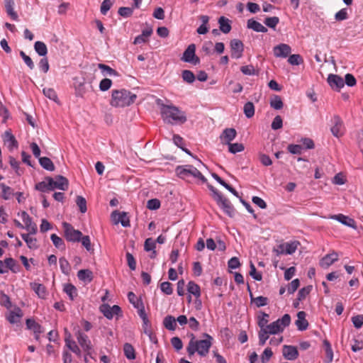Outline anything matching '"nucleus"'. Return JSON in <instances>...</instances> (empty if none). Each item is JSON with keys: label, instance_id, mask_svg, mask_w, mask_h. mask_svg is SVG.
I'll use <instances>...</instances> for the list:
<instances>
[{"label": "nucleus", "instance_id": "423d86ee", "mask_svg": "<svg viewBox=\"0 0 363 363\" xmlns=\"http://www.w3.org/2000/svg\"><path fill=\"white\" fill-rule=\"evenodd\" d=\"M45 180L48 182V186H50V190L51 191L55 189L66 191L69 186L68 179L61 175L57 176L55 177V180H54L50 177H47Z\"/></svg>", "mask_w": 363, "mask_h": 363}, {"label": "nucleus", "instance_id": "8fccbe9b", "mask_svg": "<svg viewBox=\"0 0 363 363\" xmlns=\"http://www.w3.org/2000/svg\"><path fill=\"white\" fill-rule=\"evenodd\" d=\"M24 223V228L28 231L29 234L34 235L37 233V225L35 223H33L31 218L26 220Z\"/></svg>", "mask_w": 363, "mask_h": 363}, {"label": "nucleus", "instance_id": "774afa93", "mask_svg": "<svg viewBox=\"0 0 363 363\" xmlns=\"http://www.w3.org/2000/svg\"><path fill=\"white\" fill-rule=\"evenodd\" d=\"M348 18L347 9L344 8L337 12L335 15V18L337 21L346 20Z\"/></svg>", "mask_w": 363, "mask_h": 363}, {"label": "nucleus", "instance_id": "4be33fe9", "mask_svg": "<svg viewBox=\"0 0 363 363\" xmlns=\"http://www.w3.org/2000/svg\"><path fill=\"white\" fill-rule=\"evenodd\" d=\"M306 312L301 311L297 313V320L295 322V324L298 328V330L303 331L306 330L308 328V323L306 319Z\"/></svg>", "mask_w": 363, "mask_h": 363}, {"label": "nucleus", "instance_id": "a211bd4d", "mask_svg": "<svg viewBox=\"0 0 363 363\" xmlns=\"http://www.w3.org/2000/svg\"><path fill=\"white\" fill-rule=\"evenodd\" d=\"M333 123L334 125L331 128V132L334 136L339 138L343 134L342 121L338 116H334Z\"/></svg>", "mask_w": 363, "mask_h": 363}, {"label": "nucleus", "instance_id": "7ed1b4c3", "mask_svg": "<svg viewBox=\"0 0 363 363\" xmlns=\"http://www.w3.org/2000/svg\"><path fill=\"white\" fill-rule=\"evenodd\" d=\"M137 96L125 89H114L111 92L110 105L113 107H125L133 104Z\"/></svg>", "mask_w": 363, "mask_h": 363}, {"label": "nucleus", "instance_id": "cd10ccee", "mask_svg": "<svg viewBox=\"0 0 363 363\" xmlns=\"http://www.w3.org/2000/svg\"><path fill=\"white\" fill-rule=\"evenodd\" d=\"M4 141L5 143H9V148L10 150H12L13 147H18V142L10 130H6L4 133Z\"/></svg>", "mask_w": 363, "mask_h": 363}, {"label": "nucleus", "instance_id": "ddd939ff", "mask_svg": "<svg viewBox=\"0 0 363 363\" xmlns=\"http://www.w3.org/2000/svg\"><path fill=\"white\" fill-rule=\"evenodd\" d=\"M216 201L228 216L233 218L235 216V209L228 199L222 195L220 199H216Z\"/></svg>", "mask_w": 363, "mask_h": 363}, {"label": "nucleus", "instance_id": "864d4df0", "mask_svg": "<svg viewBox=\"0 0 363 363\" xmlns=\"http://www.w3.org/2000/svg\"><path fill=\"white\" fill-rule=\"evenodd\" d=\"M76 203L78 206L81 213H84L87 211L86 199L82 196H77Z\"/></svg>", "mask_w": 363, "mask_h": 363}, {"label": "nucleus", "instance_id": "473e14b6", "mask_svg": "<svg viewBox=\"0 0 363 363\" xmlns=\"http://www.w3.org/2000/svg\"><path fill=\"white\" fill-rule=\"evenodd\" d=\"M152 33V28L143 30L142 33L138 35L134 40V44H141L147 41V38Z\"/></svg>", "mask_w": 363, "mask_h": 363}, {"label": "nucleus", "instance_id": "0e129e2a", "mask_svg": "<svg viewBox=\"0 0 363 363\" xmlns=\"http://www.w3.org/2000/svg\"><path fill=\"white\" fill-rule=\"evenodd\" d=\"M118 13L120 16L128 18L132 16L133 13V8L121 7L119 8Z\"/></svg>", "mask_w": 363, "mask_h": 363}, {"label": "nucleus", "instance_id": "603ef678", "mask_svg": "<svg viewBox=\"0 0 363 363\" xmlns=\"http://www.w3.org/2000/svg\"><path fill=\"white\" fill-rule=\"evenodd\" d=\"M182 77L183 80L189 84L193 83L195 80V75L190 70L186 69L182 71Z\"/></svg>", "mask_w": 363, "mask_h": 363}, {"label": "nucleus", "instance_id": "aec40b11", "mask_svg": "<svg viewBox=\"0 0 363 363\" xmlns=\"http://www.w3.org/2000/svg\"><path fill=\"white\" fill-rule=\"evenodd\" d=\"M282 354L285 359L288 360H294L298 356L297 348L291 345H284Z\"/></svg>", "mask_w": 363, "mask_h": 363}, {"label": "nucleus", "instance_id": "39448f33", "mask_svg": "<svg viewBox=\"0 0 363 363\" xmlns=\"http://www.w3.org/2000/svg\"><path fill=\"white\" fill-rule=\"evenodd\" d=\"M177 174L182 179H188L190 177L199 179L203 182H206V178L199 169L192 165L178 166L176 168Z\"/></svg>", "mask_w": 363, "mask_h": 363}, {"label": "nucleus", "instance_id": "0eeeda50", "mask_svg": "<svg viewBox=\"0 0 363 363\" xmlns=\"http://www.w3.org/2000/svg\"><path fill=\"white\" fill-rule=\"evenodd\" d=\"M65 237L69 242H79L81 240L82 233L78 230H75L72 225L67 223H63Z\"/></svg>", "mask_w": 363, "mask_h": 363}, {"label": "nucleus", "instance_id": "58836bf2", "mask_svg": "<svg viewBox=\"0 0 363 363\" xmlns=\"http://www.w3.org/2000/svg\"><path fill=\"white\" fill-rule=\"evenodd\" d=\"M143 329L144 333L149 337L150 340L156 344L157 342V339L156 335L152 331L150 322L143 324Z\"/></svg>", "mask_w": 363, "mask_h": 363}, {"label": "nucleus", "instance_id": "6ab92c4d", "mask_svg": "<svg viewBox=\"0 0 363 363\" xmlns=\"http://www.w3.org/2000/svg\"><path fill=\"white\" fill-rule=\"evenodd\" d=\"M330 218L336 220L346 226L354 229L357 228V225L354 220L343 214L340 213L337 215H333L330 216Z\"/></svg>", "mask_w": 363, "mask_h": 363}, {"label": "nucleus", "instance_id": "37998d69", "mask_svg": "<svg viewBox=\"0 0 363 363\" xmlns=\"http://www.w3.org/2000/svg\"><path fill=\"white\" fill-rule=\"evenodd\" d=\"M287 62L291 65H300L303 63V59L302 56L299 54H293L289 55L288 57Z\"/></svg>", "mask_w": 363, "mask_h": 363}, {"label": "nucleus", "instance_id": "49530a36", "mask_svg": "<svg viewBox=\"0 0 363 363\" xmlns=\"http://www.w3.org/2000/svg\"><path fill=\"white\" fill-rule=\"evenodd\" d=\"M243 111L247 118H252L255 114V106L253 103L250 101L247 102L244 105Z\"/></svg>", "mask_w": 363, "mask_h": 363}, {"label": "nucleus", "instance_id": "1a4fd4ad", "mask_svg": "<svg viewBox=\"0 0 363 363\" xmlns=\"http://www.w3.org/2000/svg\"><path fill=\"white\" fill-rule=\"evenodd\" d=\"M75 336L82 350L86 353V354H89L90 351L92 350V345L89 337L80 330H77L75 333Z\"/></svg>", "mask_w": 363, "mask_h": 363}, {"label": "nucleus", "instance_id": "c9c22d12", "mask_svg": "<svg viewBox=\"0 0 363 363\" xmlns=\"http://www.w3.org/2000/svg\"><path fill=\"white\" fill-rule=\"evenodd\" d=\"M323 347L325 348L326 359L325 360V363H330L333 359V351L331 347V345L328 340H323Z\"/></svg>", "mask_w": 363, "mask_h": 363}, {"label": "nucleus", "instance_id": "20e7f679", "mask_svg": "<svg viewBox=\"0 0 363 363\" xmlns=\"http://www.w3.org/2000/svg\"><path fill=\"white\" fill-rule=\"evenodd\" d=\"M300 245L301 243L298 240L277 241L276 246L274 247V252L277 255H292L296 251Z\"/></svg>", "mask_w": 363, "mask_h": 363}, {"label": "nucleus", "instance_id": "3c124183", "mask_svg": "<svg viewBox=\"0 0 363 363\" xmlns=\"http://www.w3.org/2000/svg\"><path fill=\"white\" fill-rule=\"evenodd\" d=\"M17 311L18 313L13 311L11 312L9 316L7 317V320L11 324L18 323L19 321L20 318L22 316L21 309L18 308Z\"/></svg>", "mask_w": 363, "mask_h": 363}, {"label": "nucleus", "instance_id": "6e6d98bb", "mask_svg": "<svg viewBox=\"0 0 363 363\" xmlns=\"http://www.w3.org/2000/svg\"><path fill=\"white\" fill-rule=\"evenodd\" d=\"M228 145L229 147V152L233 154H235L237 152H242L245 149L244 145L242 143H230Z\"/></svg>", "mask_w": 363, "mask_h": 363}, {"label": "nucleus", "instance_id": "9d476101", "mask_svg": "<svg viewBox=\"0 0 363 363\" xmlns=\"http://www.w3.org/2000/svg\"><path fill=\"white\" fill-rule=\"evenodd\" d=\"M291 48L286 43H280L274 46V56L278 58L286 59L291 53Z\"/></svg>", "mask_w": 363, "mask_h": 363}, {"label": "nucleus", "instance_id": "de8ad7c7", "mask_svg": "<svg viewBox=\"0 0 363 363\" xmlns=\"http://www.w3.org/2000/svg\"><path fill=\"white\" fill-rule=\"evenodd\" d=\"M60 267L62 272L65 274H69L71 267L69 262L65 257H60L59 259Z\"/></svg>", "mask_w": 363, "mask_h": 363}, {"label": "nucleus", "instance_id": "c85d7f7f", "mask_svg": "<svg viewBox=\"0 0 363 363\" xmlns=\"http://www.w3.org/2000/svg\"><path fill=\"white\" fill-rule=\"evenodd\" d=\"M247 28L252 29L256 32H262L265 33L267 31V28L262 26L258 21L254 20L253 18L249 19L247 21Z\"/></svg>", "mask_w": 363, "mask_h": 363}, {"label": "nucleus", "instance_id": "e433bc0d", "mask_svg": "<svg viewBox=\"0 0 363 363\" xmlns=\"http://www.w3.org/2000/svg\"><path fill=\"white\" fill-rule=\"evenodd\" d=\"M39 163L43 168L48 171H54L55 165L52 160L47 157H39Z\"/></svg>", "mask_w": 363, "mask_h": 363}, {"label": "nucleus", "instance_id": "2f4dec72", "mask_svg": "<svg viewBox=\"0 0 363 363\" xmlns=\"http://www.w3.org/2000/svg\"><path fill=\"white\" fill-rule=\"evenodd\" d=\"M98 67H99V69H100L101 70V72H102L103 75H104V76H110V77L119 76V74L118 73V72L116 70L112 69L111 67H109L105 64H102V63L98 64Z\"/></svg>", "mask_w": 363, "mask_h": 363}, {"label": "nucleus", "instance_id": "338daca9", "mask_svg": "<svg viewBox=\"0 0 363 363\" xmlns=\"http://www.w3.org/2000/svg\"><path fill=\"white\" fill-rule=\"evenodd\" d=\"M38 66L40 69L44 73H47L49 70L50 65L47 57H43L40 59Z\"/></svg>", "mask_w": 363, "mask_h": 363}, {"label": "nucleus", "instance_id": "6e6552de", "mask_svg": "<svg viewBox=\"0 0 363 363\" xmlns=\"http://www.w3.org/2000/svg\"><path fill=\"white\" fill-rule=\"evenodd\" d=\"M196 45L192 43L190 44L184 50L181 60L185 62L191 63L194 65L200 63V59L196 56Z\"/></svg>", "mask_w": 363, "mask_h": 363}, {"label": "nucleus", "instance_id": "b1692460", "mask_svg": "<svg viewBox=\"0 0 363 363\" xmlns=\"http://www.w3.org/2000/svg\"><path fill=\"white\" fill-rule=\"evenodd\" d=\"M26 326L28 329L32 330L34 332L35 339L37 340H38L40 334L44 332L42 326L33 319L28 318L26 320Z\"/></svg>", "mask_w": 363, "mask_h": 363}, {"label": "nucleus", "instance_id": "4468645a", "mask_svg": "<svg viewBox=\"0 0 363 363\" xmlns=\"http://www.w3.org/2000/svg\"><path fill=\"white\" fill-rule=\"evenodd\" d=\"M291 323V317L289 314H284L281 318L274 321V335L282 332Z\"/></svg>", "mask_w": 363, "mask_h": 363}, {"label": "nucleus", "instance_id": "5fc2aeb1", "mask_svg": "<svg viewBox=\"0 0 363 363\" xmlns=\"http://www.w3.org/2000/svg\"><path fill=\"white\" fill-rule=\"evenodd\" d=\"M0 304L7 309L11 307V301L9 296L5 294L3 291L0 292Z\"/></svg>", "mask_w": 363, "mask_h": 363}, {"label": "nucleus", "instance_id": "a19ab883", "mask_svg": "<svg viewBox=\"0 0 363 363\" xmlns=\"http://www.w3.org/2000/svg\"><path fill=\"white\" fill-rule=\"evenodd\" d=\"M124 354L128 359H135V352L134 347L130 343H125L123 345Z\"/></svg>", "mask_w": 363, "mask_h": 363}, {"label": "nucleus", "instance_id": "13d9d810", "mask_svg": "<svg viewBox=\"0 0 363 363\" xmlns=\"http://www.w3.org/2000/svg\"><path fill=\"white\" fill-rule=\"evenodd\" d=\"M43 94L48 99L57 101V95L56 91L52 88H44L43 90Z\"/></svg>", "mask_w": 363, "mask_h": 363}, {"label": "nucleus", "instance_id": "f3484780", "mask_svg": "<svg viewBox=\"0 0 363 363\" xmlns=\"http://www.w3.org/2000/svg\"><path fill=\"white\" fill-rule=\"evenodd\" d=\"M65 342L66 346L74 353L80 356L81 355V350L77 345L76 342L72 340V335L67 330V328L65 329Z\"/></svg>", "mask_w": 363, "mask_h": 363}, {"label": "nucleus", "instance_id": "f257e3e1", "mask_svg": "<svg viewBox=\"0 0 363 363\" xmlns=\"http://www.w3.org/2000/svg\"><path fill=\"white\" fill-rule=\"evenodd\" d=\"M202 340H197L194 334H191V339L186 347L189 356L198 353L201 357H206L208 353L213 342V338L208 333H203Z\"/></svg>", "mask_w": 363, "mask_h": 363}, {"label": "nucleus", "instance_id": "680f3d73", "mask_svg": "<svg viewBox=\"0 0 363 363\" xmlns=\"http://www.w3.org/2000/svg\"><path fill=\"white\" fill-rule=\"evenodd\" d=\"M311 288H312L311 286H308L306 287H303L301 289H300L298 291V295H297L298 301H301V300L304 299L306 297V296L309 294V293L311 290Z\"/></svg>", "mask_w": 363, "mask_h": 363}, {"label": "nucleus", "instance_id": "052dcab7", "mask_svg": "<svg viewBox=\"0 0 363 363\" xmlns=\"http://www.w3.org/2000/svg\"><path fill=\"white\" fill-rule=\"evenodd\" d=\"M156 242L152 238H147L145 241L144 250L147 252L155 250Z\"/></svg>", "mask_w": 363, "mask_h": 363}, {"label": "nucleus", "instance_id": "4d7b16f0", "mask_svg": "<svg viewBox=\"0 0 363 363\" xmlns=\"http://www.w3.org/2000/svg\"><path fill=\"white\" fill-rule=\"evenodd\" d=\"M115 0H104L101 5V13L106 15L113 6Z\"/></svg>", "mask_w": 363, "mask_h": 363}, {"label": "nucleus", "instance_id": "09e8293b", "mask_svg": "<svg viewBox=\"0 0 363 363\" xmlns=\"http://www.w3.org/2000/svg\"><path fill=\"white\" fill-rule=\"evenodd\" d=\"M128 298L129 301L133 305V306L136 308H139L141 305H143V301L141 299L138 298L135 294L130 291L128 294Z\"/></svg>", "mask_w": 363, "mask_h": 363}, {"label": "nucleus", "instance_id": "393cba45", "mask_svg": "<svg viewBox=\"0 0 363 363\" xmlns=\"http://www.w3.org/2000/svg\"><path fill=\"white\" fill-rule=\"evenodd\" d=\"M5 9L7 15L13 21L18 20V16L14 11V1L13 0H4Z\"/></svg>", "mask_w": 363, "mask_h": 363}, {"label": "nucleus", "instance_id": "f704fd0d", "mask_svg": "<svg viewBox=\"0 0 363 363\" xmlns=\"http://www.w3.org/2000/svg\"><path fill=\"white\" fill-rule=\"evenodd\" d=\"M30 287L40 298H44L46 296V289L43 284L30 283Z\"/></svg>", "mask_w": 363, "mask_h": 363}, {"label": "nucleus", "instance_id": "5701e85b", "mask_svg": "<svg viewBox=\"0 0 363 363\" xmlns=\"http://www.w3.org/2000/svg\"><path fill=\"white\" fill-rule=\"evenodd\" d=\"M264 331L265 333H262V329H260L259 332V344L264 345L267 340L272 335V323L269 325L264 326Z\"/></svg>", "mask_w": 363, "mask_h": 363}, {"label": "nucleus", "instance_id": "79ce46f5", "mask_svg": "<svg viewBox=\"0 0 363 363\" xmlns=\"http://www.w3.org/2000/svg\"><path fill=\"white\" fill-rule=\"evenodd\" d=\"M1 189V196L5 199L8 200L11 198V195H13V191L11 187L6 186L4 183L0 184Z\"/></svg>", "mask_w": 363, "mask_h": 363}, {"label": "nucleus", "instance_id": "a18cd8bd", "mask_svg": "<svg viewBox=\"0 0 363 363\" xmlns=\"http://www.w3.org/2000/svg\"><path fill=\"white\" fill-rule=\"evenodd\" d=\"M64 291L69 296L71 300H74L77 295L76 287L72 284H67L64 286Z\"/></svg>", "mask_w": 363, "mask_h": 363}, {"label": "nucleus", "instance_id": "f8f14e48", "mask_svg": "<svg viewBox=\"0 0 363 363\" xmlns=\"http://www.w3.org/2000/svg\"><path fill=\"white\" fill-rule=\"evenodd\" d=\"M231 57L235 59H239L242 56L244 45L242 42L238 39H233L230 41Z\"/></svg>", "mask_w": 363, "mask_h": 363}, {"label": "nucleus", "instance_id": "ea45409f", "mask_svg": "<svg viewBox=\"0 0 363 363\" xmlns=\"http://www.w3.org/2000/svg\"><path fill=\"white\" fill-rule=\"evenodd\" d=\"M187 291L189 294H193L196 298H199L201 296L199 286L192 281L188 283Z\"/></svg>", "mask_w": 363, "mask_h": 363}, {"label": "nucleus", "instance_id": "412c9836", "mask_svg": "<svg viewBox=\"0 0 363 363\" xmlns=\"http://www.w3.org/2000/svg\"><path fill=\"white\" fill-rule=\"evenodd\" d=\"M338 259V255L336 252H333L332 253L326 255L320 261V265L323 268H328L335 262Z\"/></svg>", "mask_w": 363, "mask_h": 363}, {"label": "nucleus", "instance_id": "2eb2a0df", "mask_svg": "<svg viewBox=\"0 0 363 363\" xmlns=\"http://www.w3.org/2000/svg\"><path fill=\"white\" fill-rule=\"evenodd\" d=\"M111 218L116 224L121 223L123 227L130 226V220L125 212L113 211Z\"/></svg>", "mask_w": 363, "mask_h": 363}, {"label": "nucleus", "instance_id": "69168bd1", "mask_svg": "<svg viewBox=\"0 0 363 363\" xmlns=\"http://www.w3.org/2000/svg\"><path fill=\"white\" fill-rule=\"evenodd\" d=\"M352 322L354 327L357 329H359L363 325V315H354L352 318Z\"/></svg>", "mask_w": 363, "mask_h": 363}, {"label": "nucleus", "instance_id": "9b49d317", "mask_svg": "<svg viewBox=\"0 0 363 363\" xmlns=\"http://www.w3.org/2000/svg\"><path fill=\"white\" fill-rule=\"evenodd\" d=\"M100 311L109 320L112 319L114 315H118L121 313V309L118 305L111 307L108 304H103L100 307Z\"/></svg>", "mask_w": 363, "mask_h": 363}, {"label": "nucleus", "instance_id": "4c0bfd02", "mask_svg": "<svg viewBox=\"0 0 363 363\" xmlns=\"http://www.w3.org/2000/svg\"><path fill=\"white\" fill-rule=\"evenodd\" d=\"M35 51L41 57H45L48 53L46 45L42 41H36L34 44Z\"/></svg>", "mask_w": 363, "mask_h": 363}, {"label": "nucleus", "instance_id": "a878e982", "mask_svg": "<svg viewBox=\"0 0 363 363\" xmlns=\"http://www.w3.org/2000/svg\"><path fill=\"white\" fill-rule=\"evenodd\" d=\"M237 135V132L234 128H225L220 135V139H224L225 143L228 145L232 140H233Z\"/></svg>", "mask_w": 363, "mask_h": 363}, {"label": "nucleus", "instance_id": "e2e57ef3", "mask_svg": "<svg viewBox=\"0 0 363 363\" xmlns=\"http://www.w3.org/2000/svg\"><path fill=\"white\" fill-rule=\"evenodd\" d=\"M272 357V350L270 347H267L261 355L262 363H267Z\"/></svg>", "mask_w": 363, "mask_h": 363}, {"label": "nucleus", "instance_id": "c03bdc74", "mask_svg": "<svg viewBox=\"0 0 363 363\" xmlns=\"http://www.w3.org/2000/svg\"><path fill=\"white\" fill-rule=\"evenodd\" d=\"M50 239L55 247L60 250H65V242L61 238L57 236L56 234H52L50 236Z\"/></svg>", "mask_w": 363, "mask_h": 363}, {"label": "nucleus", "instance_id": "72a5a7b5", "mask_svg": "<svg viewBox=\"0 0 363 363\" xmlns=\"http://www.w3.org/2000/svg\"><path fill=\"white\" fill-rule=\"evenodd\" d=\"M77 277L81 281L91 282L93 279V273L89 269H80L77 272Z\"/></svg>", "mask_w": 363, "mask_h": 363}, {"label": "nucleus", "instance_id": "bb28decb", "mask_svg": "<svg viewBox=\"0 0 363 363\" xmlns=\"http://www.w3.org/2000/svg\"><path fill=\"white\" fill-rule=\"evenodd\" d=\"M219 29L223 33H228L231 30L230 21L225 16L218 18Z\"/></svg>", "mask_w": 363, "mask_h": 363}, {"label": "nucleus", "instance_id": "f03ea898", "mask_svg": "<svg viewBox=\"0 0 363 363\" xmlns=\"http://www.w3.org/2000/svg\"><path fill=\"white\" fill-rule=\"evenodd\" d=\"M159 100L157 104L160 106V113L164 122L171 125L183 124L186 121V116L184 111L173 105H165L160 104Z\"/></svg>", "mask_w": 363, "mask_h": 363}, {"label": "nucleus", "instance_id": "7c9ffc66", "mask_svg": "<svg viewBox=\"0 0 363 363\" xmlns=\"http://www.w3.org/2000/svg\"><path fill=\"white\" fill-rule=\"evenodd\" d=\"M163 325L166 329L174 331L177 328L176 318L172 315H168L164 318Z\"/></svg>", "mask_w": 363, "mask_h": 363}, {"label": "nucleus", "instance_id": "dca6fc26", "mask_svg": "<svg viewBox=\"0 0 363 363\" xmlns=\"http://www.w3.org/2000/svg\"><path fill=\"white\" fill-rule=\"evenodd\" d=\"M327 80L331 88L336 91H340L345 85L343 79L336 74H329Z\"/></svg>", "mask_w": 363, "mask_h": 363}, {"label": "nucleus", "instance_id": "c756f323", "mask_svg": "<svg viewBox=\"0 0 363 363\" xmlns=\"http://www.w3.org/2000/svg\"><path fill=\"white\" fill-rule=\"evenodd\" d=\"M257 319V324L259 328L262 329V333H265V332L264 331V326L271 323H269V315L264 312L260 311L258 314Z\"/></svg>", "mask_w": 363, "mask_h": 363}, {"label": "nucleus", "instance_id": "bf43d9fd", "mask_svg": "<svg viewBox=\"0 0 363 363\" xmlns=\"http://www.w3.org/2000/svg\"><path fill=\"white\" fill-rule=\"evenodd\" d=\"M111 85L112 81L108 78H104L99 83V89L101 91H106L111 88Z\"/></svg>", "mask_w": 363, "mask_h": 363}]
</instances>
